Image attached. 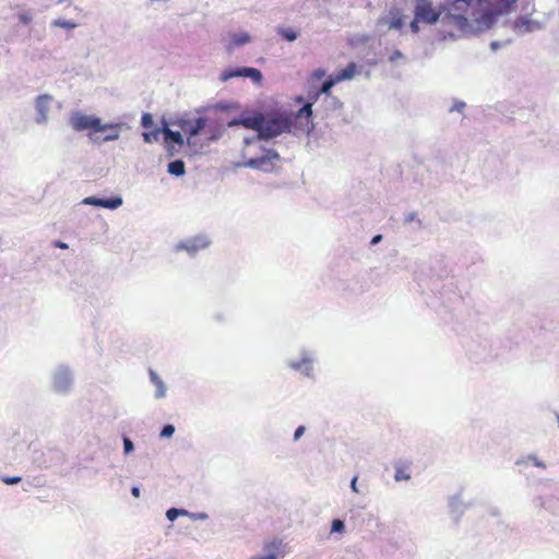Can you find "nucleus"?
<instances>
[{"instance_id":"nucleus-9","label":"nucleus","mask_w":559,"mask_h":559,"mask_svg":"<svg viewBox=\"0 0 559 559\" xmlns=\"http://www.w3.org/2000/svg\"><path fill=\"white\" fill-rule=\"evenodd\" d=\"M278 159H280L278 153L270 150L266 152L265 155L258 157V158L250 159L248 162V165L253 168L269 170L270 167H273L274 160H278Z\"/></svg>"},{"instance_id":"nucleus-28","label":"nucleus","mask_w":559,"mask_h":559,"mask_svg":"<svg viewBox=\"0 0 559 559\" xmlns=\"http://www.w3.org/2000/svg\"><path fill=\"white\" fill-rule=\"evenodd\" d=\"M102 201L103 199H98V198H95V197H88L84 200V203L85 204H91V205H97V206H102Z\"/></svg>"},{"instance_id":"nucleus-6","label":"nucleus","mask_w":559,"mask_h":559,"mask_svg":"<svg viewBox=\"0 0 559 559\" xmlns=\"http://www.w3.org/2000/svg\"><path fill=\"white\" fill-rule=\"evenodd\" d=\"M238 76L250 78L254 83H258V84H260L263 79L260 70H258L255 68H248V67L239 68L236 70H226L222 73L223 81H227L231 78H238Z\"/></svg>"},{"instance_id":"nucleus-40","label":"nucleus","mask_w":559,"mask_h":559,"mask_svg":"<svg viewBox=\"0 0 559 559\" xmlns=\"http://www.w3.org/2000/svg\"><path fill=\"white\" fill-rule=\"evenodd\" d=\"M397 58H402V53L399 50H395L394 53L391 56L390 60L394 61Z\"/></svg>"},{"instance_id":"nucleus-15","label":"nucleus","mask_w":559,"mask_h":559,"mask_svg":"<svg viewBox=\"0 0 559 559\" xmlns=\"http://www.w3.org/2000/svg\"><path fill=\"white\" fill-rule=\"evenodd\" d=\"M209 245V241H206L203 237H197L187 243L182 245V248H185L187 251L195 252L198 250L206 248Z\"/></svg>"},{"instance_id":"nucleus-38","label":"nucleus","mask_w":559,"mask_h":559,"mask_svg":"<svg viewBox=\"0 0 559 559\" xmlns=\"http://www.w3.org/2000/svg\"><path fill=\"white\" fill-rule=\"evenodd\" d=\"M357 480H358V477L357 476H354L352 481H350V487L353 489V491L355 492H358V489H357Z\"/></svg>"},{"instance_id":"nucleus-8","label":"nucleus","mask_w":559,"mask_h":559,"mask_svg":"<svg viewBox=\"0 0 559 559\" xmlns=\"http://www.w3.org/2000/svg\"><path fill=\"white\" fill-rule=\"evenodd\" d=\"M286 124L282 120L273 119L267 122L263 121L260 136L263 139H273L284 132Z\"/></svg>"},{"instance_id":"nucleus-2","label":"nucleus","mask_w":559,"mask_h":559,"mask_svg":"<svg viewBox=\"0 0 559 559\" xmlns=\"http://www.w3.org/2000/svg\"><path fill=\"white\" fill-rule=\"evenodd\" d=\"M518 0H475L474 27L485 32L493 26L499 16L508 14Z\"/></svg>"},{"instance_id":"nucleus-18","label":"nucleus","mask_w":559,"mask_h":559,"mask_svg":"<svg viewBox=\"0 0 559 559\" xmlns=\"http://www.w3.org/2000/svg\"><path fill=\"white\" fill-rule=\"evenodd\" d=\"M314 102H312L310 99L309 103L305 104L297 112V118H306L307 119V122L309 121V119L311 118L312 116V104Z\"/></svg>"},{"instance_id":"nucleus-10","label":"nucleus","mask_w":559,"mask_h":559,"mask_svg":"<svg viewBox=\"0 0 559 559\" xmlns=\"http://www.w3.org/2000/svg\"><path fill=\"white\" fill-rule=\"evenodd\" d=\"M206 126V120L204 118H197L193 120H182L180 122V128L186 133L189 139L198 135Z\"/></svg>"},{"instance_id":"nucleus-19","label":"nucleus","mask_w":559,"mask_h":559,"mask_svg":"<svg viewBox=\"0 0 559 559\" xmlns=\"http://www.w3.org/2000/svg\"><path fill=\"white\" fill-rule=\"evenodd\" d=\"M122 204V199L120 197H115L110 199H103L102 201V207L106 209H117Z\"/></svg>"},{"instance_id":"nucleus-44","label":"nucleus","mask_w":559,"mask_h":559,"mask_svg":"<svg viewBox=\"0 0 559 559\" xmlns=\"http://www.w3.org/2000/svg\"><path fill=\"white\" fill-rule=\"evenodd\" d=\"M88 138L92 139L93 141H95L93 138H92V132L88 133Z\"/></svg>"},{"instance_id":"nucleus-11","label":"nucleus","mask_w":559,"mask_h":559,"mask_svg":"<svg viewBox=\"0 0 559 559\" xmlns=\"http://www.w3.org/2000/svg\"><path fill=\"white\" fill-rule=\"evenodd\" d=\"M51 97L49 95H39L36 99V109L38 111L37 122L43 123L47 121V114Z\"/></svg>"},{"instance_id":"nucleus-7","label":"nucleus","mask_w":559,"mask_h":559,"mask_svg":"<svg viewBox=\"0 0 559 559\" xmlns=\"http://www.w3.org/2000/svg\"><path fill=\"white\" fill-rule=\"evenodd\" d=\"M378 24L386 26L388 29H401L404 26V16L399 9H393L388 15L381 16Z\"/></svg>"},{"instance_id":"nucleus-36","label":"nucleus","mask_w":559,"mask_h":559,"mask_svg":"<svg viewBox=\"0 0 559 559\" xmlns=\"http://www.w3.org/2000/svg\"><path fill=\"white\" fill-rule=\"evenodd\" d=\"M325 75V71L323 69H318L313 72V76L316 79H321Z\"/></svg>"},{"instance_id":"nucleus-3","label":"nucleus","mask_w":559,"mask_h":559,"mask_svg":"<svg viewBox=\"0 0 559 559\" xmlns=\"http://www.w3.org/2000/svg\"><path fill=\"white\" fill-rule=\"evenodd\" d=\"M70 124L75 131L106 132L107 129H114L111 124L102 123L99 118L82 112H74L70 118Z\"/></svg>"},{"instance_id":"nucleus-39","label":"nucleus","mask_w":559,"mask_h":559,"mask_svg":"<svg viewBox=\"0 0 559 559\" xmlns=\"http://www.w3.org/2000/svg\"><path fill=\"white\" fill-rule=\"evenodd\" d=\"M55 247L60 248V249H67L68 245L62 242V241H60V240H58V241L55 242Z\"/></svg>"},{"instance_id":"nucleus-30","label":"nucleus","mask_w":559,"mask_h":559,"mask_svg":"<svg viewBox=\"0 0 559 559\" xmlns=\"http://www.w3.org/2000/svg\"><path fill=\"white\" fill-rule=\"evenodd\" d=\"M344 530V523L341 520H334L332 522V532H342Z\"/></svg>"},{"instance_id":"nucleus-14","label":"nucleus","mask_w":559,"mask_h":559,"mask_svg":"<svg viewBox=\"0 0 559 559\" xmlns=\"http://www.w3.org/2000/svg\"><path fill=\"white\" fill-rule=\"evenodd\" d=\"M337 84V81H334V76L331 75L328 80H325L321 86V88L316 92L312 96H309V99H311L312 102H317L320 94H325V95H329L330 94V91L331 88Z\"/></svg>"},{"instance_id":"nucleus-34","label":"nucleus","mask_w":559,"mask_h":559,"mask_svg":"<svg viewBox=\"0 0 559 559\" xmlns=\"http://www.w3.org/2000/svg\"><path fill=\"white\" fill-rule=\"evenodd\" d=\"M306 428L304 426H299L295 433H294V440H298L305 432Z\"/></svg>"},{"instance_id":"nucleus-32","label":"nucleus","mask_w":559,"mask_h":559,"mask_svg":"<svg viewBox=\"0 0 559 559\" xmlns=\"http://www.w3.org/2000/svg\"><path fill=\"white\" fill-rule=\"evenodd\" d=\"M55 24L60 26V27H64V28H73L75 27V24L74 23H71V22H68V21H55Z\"/></svg>"},{"instance_id":"nucleus-4","label":"nucleus","mask_w":559,"mask_h":559,"mask_svg":"<svg viewBox=\"0 0 559 559\" xmlns=\"http://www.w3.org/2000/svg\"><path fill=\"white\" fill-rule=\"evenodd\" d=\"M442 14V3L436 9L431 0H416L415 2L414 15H416L417 21H421V23L435 24Z\"/></svg>"},{"instance_id":"nucleus-41","label":"nucleus","mask_w":559,"mask_h":559,"mask_svg":"<svg viewBox=\"0 0 559 559\" xmlns=\"http://www.w3.org/2000/svg\"><path fill=\"white\" fill-rule=\"evenodd\" d=\"M382 239L381 235H377L371 239V245L378 243Z\"/></svg>"},{"instance_id":"nucleus-23","label":"nucleus","mask_w":559,"mask_h":559,"mask_svg":"<svg viewBox=\"0 0 559 559\" xmlns=\"http://www.w3.org/2000/svg\"><path fill=\"white\" fill-rule=\"evenodd\" d=\"M409 478H411V475L407 473L406 466H400L396 468V472H395V480L396 481L408 480Z\"/></svg>"},{"instance_id":"nucleus-35","label":"nucleus","mask_w":559,"mask_h":559,"mask_svg":"<svg viewBox=\"0 0 559 559\" xmlns=\"http://www.w3.org/2000/svg\"><path fill=\"white\" fill-rule=\"evenodd\" d=\"M126 452H130L133 449V443L130 439L126 438L123 441Z\"/></svg>"},{"instance_id":"nucleus-31","label":"nucleus","mask_w":559,"mask_h":559,"mask_svg":"<svg viewBox=\"0 0 559 559\" xmlns=\"http://www.w3.org/2000/svg\"><path fill=\"white\" fill-rule=\"evenodd\" d=\"M19 20L23 24H29L32 22V15L27 12H23L19 14Z\"/></svg>"},{"instance_id":"nucleus-26","label":"nucleus","mask_w":559,"mask_h":559,"mask_svg":"<svg viewBox=\"0 0 559 559\" xmlns=\"http://www.w3.org/2000/svg\"><path fill=\"white\" fill-rule=\"evenodd\" d=\"M141 124L145 129H148V128L153 127V117H152V115L148 114V112L143 114L142 118H141Z\"/></svg>"},{"instance_id":"nucleus-37","label":"nucleus","mask_w":559,"mask_h":559,"mask_svg":"<svg viewBox=\"0 0 559 559\" xmlns=\"http://www.w3.org/2000/svg\"><path fill=\"white\" fill-rule=\"evenodd\" d=\"M515 25L516 26H520V25H525L526 26V29H528V25H530V21L527 20H524V19H520L515 22Z\"/></svg>"},{"instance_id":"nucleus-17","label":"nucleus","mask_w":559,"mask_h":559,"mask_svg":"<svg viewBox=\"0 0 559 559\" xmlns=\"http://www.w3.org/2000/svg\"><path fill=\"white\" fill-rule=\"evenodd\" d=\"M163 133V129L155 128L150 132H143L142 136L145 143H153L159 140L160 134Z\"/></svg>"},{"instance_id":"nucleus-22","label":"nucleus","mask_w":559,"mask_h":559,"mask_svg":"<svg viewBox=\"0 0 559 559\" xmlns=\"http://www.w3.org/2000/svg\"><path fill=\"white\" fill-rule=\"evenodd\" d=\"M114 129H107L108 133L103 138V141H114L119 138V124H111Z\"/></svg>"},{"instance_id":"nucleus-24","label":"nucleus","mask_w":559,"mask_h":559,"mask_svg":"<svg viewBox=\"0 0 559 559\" xmlns=\"http://www.w3.org/2000/svg\"><path fill=\"white\" fill-rule=\"evenodd\" d=\"M187 514L186 510L171 508L166 512V516L169 521H175L179 515Z\"/></svg>"},{"instance_id":"nucleus-20","label":"nucleus","mask_w":559,"mask_h":559,"mask_svg":"<svg viewBox=\"0 0 559 559\" xmlns=\"http://www.w3.org/2000/svg\"><path fill=\"white\" fill-rule=\"evenodd\" d=\"M278 34L287 41H294L298 37V33L293 28H280Z\"/></svg>"},{"instance_id":"nucleus-5","label":"nucleus","mask_w":559,"mask_h":559,"mask_svg":"<svg viewBox=\"0 0 559 559\" xmlns=\"http://www.w3.org/2000/svg\"><path fill=\"white\" fill-rule=\"evenodd\" d=\"M164 146L168 156H175L183 147V136L178 131H173L169 128H163Z\"/></svg>"},{"instance_id":"nucleus-25","label":"nucleus","mask_w":559,"mask_h":559,"mask_svg":"<svg viewBox=\"0 0 559 559\" xmlns=\"http://www.w3.org/2000/svg\"><path fill=\"white\" fill-rule=\"evenodd\" d=\"M152 380L156 383L157 385V394L156 396L157 397H162L164 396L165 394V388H164V384L163 382L158 379V377L152 372Z\"/></svg>"},{"instance_id":"nucleus-43","label":"nucleus","mask_w":559,"mask_h":559,"mask_svg":"<svg viewBox=\"0 0 559 559\" xmlns=\"http://www.w3.org/2000/svg\"><path fill=\"white\" fill-rule=\"evenodd\" d=\"M464 106H465L464 103H459V104L455 105V109L459 110V111H462Z\"/></svg>"},{"instance_id":"nucleus-12","label":"nucleus","mask_w":559,"mask_h":559,"mask_svg":"<svg viewBox=\"0 0 559 559\" xmlns=\"http://www.w3.org/2000/svg\"><path fill=\"white\" fill-rule=\"evenodd\" d=\"M241 124L248 129L257 130L259 131V134L261 133V128L263 124V117L262 116H254V117H247L242 119L241 121H231L230 126Z\"/></svg>"},{"instance_id":"nucleus-29","label":"nucleus","mask_w":559,"mask_h":559,"mask_svg":"<svg viewBox=\"0 0 559 559\" xmlns=\"http://www.w3.org/2000/svg\"><path fill=\"white\" fill-rule=\"evenodd\" d=\"M2 481L7 485H15L21 481V477L20 476L2 477Z\"/></svg>"},{"instance_id":"nucleus-16","label":"nucleus","mask_w":559,"mask_h":559,"mask_svg":"<svg viewBox=\"0 0 559 559\" xmlns=\"http://www.w3.org/2000/svg\"><path fill=\"white\" fill-rule=\"evenodd\" d=\"M168 171L175 176H181L185 174V163L180 159L174 160L168 164Z\"/></svg>"},{"instance_id":"nucleus-13","label":"nucleus","mask_w":559,"mask_h":559,"mask_svg":"<svg viewBox=\"0 0 559 559\" xmlns=\"http://www.w3.org/2000/svg\"><path fill=\"white\" fill-rule=\"evenodd\" d=\"M356 73L357 66L354 62H350L346 68L335 73L333 76L334 81H337V83H340L342 81L352 80Z\"/></svg>"},{"instance_id":"nucleus-33","label":"nucleus","mask_w":559,"mask_h":559,"mask_svg":"<svg viewBox=\"0 0 559 559\" xmlns=\"http://www.w3.org/2000/svg\"><path fill=\"white\" fill-rule=\"evenodd\" d=\"M418 23H421V21H417V16H416V15H414V20L411 22V29H412L414 33H417V32L419 31Z\"/></svg>"},{"instance_id":"nucleus-42","label":"nucleus","mask_w":559,"mask_h":559,"mask_svg":"<svg viewBox=\"0 0 559 559\" xmlns=\"http://www.w3.org/2000/svg\"><path fill=\"white\" fill-rule=\"evenodd\" d=\"M131 492L135 498L140 497V489L138 487H133Z\"/></svg>"},{"instance_id":"nucleus-27","label":"nucleus","mask_w":559,"mask_h":559,"mask_svg":"<svg viewBox=\"0 0 559 559\" xmlns=\"http://www.w3.org/2000/svg\"><path fill=\"white\" fill-rule=\"evenodd\" d=\"M175 428L173 425H166L160 431V437L163 438H169L174 435Z\"/></svg>"},{"instance_id":"nucleus-1","label":"nucleus","mask_w":559,"mask_h":559,"mask_svg":"<svg viewBox=\"0 0 559 559\" xmlns=\"http://www.w3.org/2000/svg\"><path fill=\"white\" fill-rule=\"evenodd\" d=\"M474 0H445L442 2L443 20L462 34L480 33L474 27Z\"/></svg>"},{"instance_id":"nucleus-21","label":"nucleus","mask_w":559,"mask_h":559,"mask_svg":"<svg viewBox=\"0 0 559 559\" xmlns=\"http://www.w3.org/2000/svg\"><path fill=\"white\" fill-rule=\"evenodd\" d=\"M249 41H250V36L246 33L235 34L231 39V43L235 46H242Z\"/></svg>"}]
</instances>
